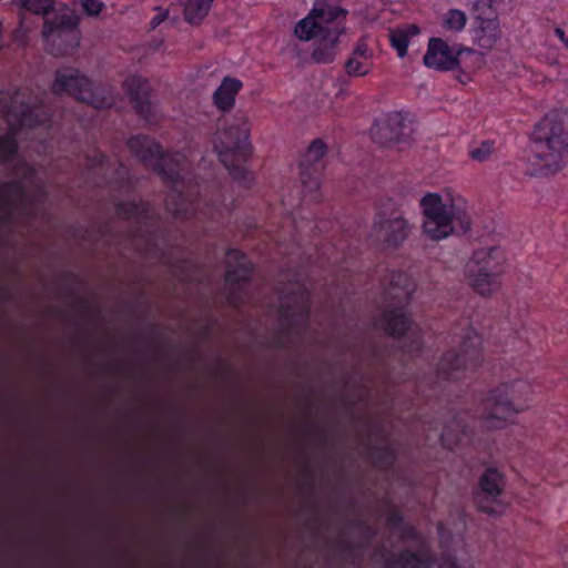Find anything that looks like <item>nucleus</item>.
<instances>
[{
    "instance_id": "nucleus-1",
    "label": "nucleus",
    "mask_w": 568,
    "mask_h": 568,
    "mask_svg": "<svg viewBox=\"0 0 568 568\" xmlns=\"http://www.w3.org/2000/svg\"><path fill=\"white\" fill-rule=\"evenodd\" d=\"M128 146L144 165L158 171L165 182L172 184L165 204L168 211L174 216L187 214L194 194L187 190L186 182L180 174L185 164V156L180 153L163 155L160 145L145 135L131 138Z\"/></svg>"
},
{
    "instance_id": "nucleus-2",
    "label": "nucleus",
    "mask_w": 568,
    "mask_h": 568,
    "mask_svg": "<svg viewBox=\"0 0 568 568\" xmlns=\"http://www.w3.org/2000/svg\"><path fill=\"white\" fill-rule=\"evenodd\" d=\"M346 14L347 11L338 6L337 0H316L308 16L296 23V38L318 42L312 53L317 63H327L334 59L335 48L344 31L342 21Z\"/></svg>"
},
{
    "instance_id": "nucleus-3",
    "label": "nucleus",
    "mask_w": 568,
    "mask_h": 568,
    "mask_svg": "<svg viewBox=\"0 0 568 568\" xmlns=\"http://www.w3.org/2000/svg\"><path fill=\"white\" fill-rule=\"evenodd\" d=\"M420 206L422 232L430 241L447 239L456 232V226L464 233L471 227L468 203L456 192L427 193L422 197Z\"/></svg>"
},
{
    "instance_id": "nucleus-4",
    "label": "nucleus",
    "mask_w": 568,
    "mask_h": 568,
    "mask_svg": "<svg viewBox=\"0 0 568 568\" xmlns=\"http://www.w3.org/2000/svg\"><path fill=\"white\" fill-rule=\"evenodd\" d=\"M529 154L545 174H555L568 164L567 112H550L534 126Z\"/></svg>"
},
{
    "instance_id": "nucleus-5",
    "label": "nucleus",
    "mask_w": 568,
    "mask_h": 568,
    "mask_svg": "<svg viewBox=\"0 0 568 568\" xmlns=\"http://www.w3.org/2000/svg\"><path fill=\"white\" fill-rule=\"evenodd\" d=\"M250 133L248 115L237 111L230 118L219 120L213 138V148L220 161L233 179L243 186H248L253 179L252 174L242 166L251 154Z\"/></svg>"
},
{
    "instance_id": "nucleus-6",
    "label": "nucleus",
    "mask_w": 568,
    "mask_h": 568,
    "mask_svg": "<svg viewBox=\"0 0 568 568\" xmlns=\"http://www.w3.org/2000/svg\"><path fill=\"white\" fill-rule=\"evenodd\" d=\"M31 99L22 92L4 95L1 99L2 109L10 126V134L0 139V161L9 159L16 152V141L12 135L20 128H33L47 121L48 112L36 106Z\"/></svg>"
},
{
    "instance_id": "nucleus-7",
    "label": "nucleus",
    "mask_w": 568,
    "mask_h": 568,
    "mask_svg": "<svg viewBox=\"0 0 568 568\" xmlns=\"http://www.w3.org/2000/svg\"><path fill=\"white\" fill-rule=\"evenodd\" d=\"M530 394V385L525 381H511L500 384L486 400L487 413L484 416L488 428H498L513 413L525 409V402Z\"/></svg>"
},
{
    "instance_id": "nucleus-8",
    "label": "nucleus",
    "mask_w": 568,
    "mask_h": 568,
    "mask_svg": "<svg viewBox=\"0 0 568 568\" xmlns=\"http://www.w3.org/2000/svg\"><path fill=\"white\" fill-rule=\"evenodd\" d=\"M52 90L55 94L67 93L94 109L109 108L114 103V99L108 88L92 83L87 77L74 69L57 71Z\"/></svg>"
},
{
    "instance_id": "nucleus-9",
    "label": "nucleus",
    "mask_w": 568,
    "mask_h": 568,
    "mask_svg": "<svg viewBox=\"0 0 568 568\" xmlns=\"http://www.w3.org/2000/svg\"><path fill=\"white\" fill-rule=\"evenodd\" d=\"M42 38L50 54L55 57L70 54L79 44L77 17L67 8L48 16L43 22Z\"/></svg>"
},
{
    "instance_id": "nucleus-10",
    "label": "nucleus",
    "mask_w": 568,
    "mask_h": 568,
    "mask_svg": "<svg viewBox=\"0 0 568 568\" xmlns=\"http://www.w3.org/2000/svg\"><path fill=\"white\" fill-rule=\"evenodd\" d=\"M480 337L468 331L463 337L460 351L445 353L436 367V374L442 379H458L465 372L474 371L480 363Z\"/></svg>"
},
{
    "instance_id": "nucleus-11",
    "label": "nucleus",
    "mask_w": 568,
    "mask_h": 568,
    "mask_svg": "<svg viewBox=\"0 0 568 568\" xmlns=\"http://www.w3.org/2000/svg\"><path fill=\"white\" fill-rule=\"evenodd\" d=\"M280 326L283 331L300 332L308 316L307 295L298 283H291L280 292Z\"/></svg>"
},
{
    "instance_id": "nucleus-12",
    "label": "nucleus",
    "mask_w": 568,
    "mask_h": 568,
    "mask_svg": "<svg viewBox=\"0 0 568 568\" xmlns=\"http://www.w3.org/2000/svg\"><path fill=\"white\" fill-rule=\"evenodd\" d=\"M410 225L403 213L395 211L388 215L378 213L375 217L372 236L384 248H397L408 237Z\"/></svg>"
},
{
    "instance_id": "nucleus-13",
    "label": "nucleus",
    "mask_w": 568,
    "mask_h": 568,
    "mask_svg": "<svg viewBox=\"0 0 568 568\" xmlns=\"http://www.w3.org/2000/svg\"><path fill=\"white\" fill-rule=\"evenodd\" d=\"M504 476L496 468H487L479 478V487L475 493L478 509L488 515H500L505 505L500 500L504 491Z\"/></svg>"
},
{
    "instance_id": "nucleus-14",
    "label": "nucleus",
    "mask_w": 568,
    "mask_h": 568,
    "mask_svg": "<svg viewBox=\"0 0 568 568\" xmlns=\"http://www.w3.org/2000/svg\"><path fill=\"white\" fill-rule=\"evenodd\" d=\"M474 8L476 27L473 29V39L480 48L490 50L501 33L497 11L487 0H478Z\"/></svg>"
},
{
    "instance_id": "nucleus-15",
    "label": "nucleus",
    "mask_w": 568,
    "mask_h": 568,
    "mask_svg": "<svg viewBox=\"0 0 568 568\" xmlns=\"http://www.w3.org/2000/svg\"><path fill=\"white\" fill-rule=\"evenodd\" d=\"M404 128L403 115L392 112L375 121L371 129V136L381 146L392 148L404 140Z\"/></svg>"
},
{
    "instance_id": "nucleus-16",
    "label": "nucleus",
    "mask_w": 568,
    "mask_h": 568,
    "mask_svg": "<svg viewBox=\"0 0 568 568\" xmlns=\"http://www.w3.org/2000/svg\"><path fill=\"white\" fill-rule=\"evenodd\" d=\"M327 153V145L316 139L311 142L301 162V182L310 191H316L320 186L318 173L322 168L321 161Z\"/></svg>"
},
{
    "instance_id": "nucleus-17",
    "label": "nucleus",
    "mask_w": 568,
    "mask_h": 568,
    "mask_svg": "<svg viewBox=\"0 0 568 568\" xmlns=\"http://www.w3.org/2000/svg\"><path fill=\"white\" fill-rule=\"evenodd\" d=\"M250 275L251 263L248 258L237 251H230L226 256L225 286L227 300L231 304L237 305L235 292L242 283L248 281Z\"/></svg>"
},
{
    "instance_id": "nucleus-18",
    "label": "nucleus",
    "mask_w": 568,
    "mask_h": 568,
    "mask_svg": "<svg viewBox=\"0 0 568 568\" xmlns=\"http://www.w3.org/2000/svg\"><path fill=\"white\" fill-rule=\"evenodd\" d=\"M424 64L438 71L454 70L460 68L464 59L459 57V50L455 52L447 42L439 38H432L427 52L424 55Z\"/></svg>"
},
{
    "instance_id": "nucleus-19",
    "label": "nucleus",
    "mask_w": 568,
    "mask_h": 568,
    "mask_svg": "<svg viewBox=\"0 0 568 568\" xmlns=\"http://www.w3.org/2000/svg\"><path fill=\"white\" fill-rule=\"evenodd\" d=\"M21 182H10L0 186V219L6 220L26 195L27 183L36 184L34 171L28 165L21 169Z\"/></svg>"
},
{
    "instance_id": "nucleus-20",
    "label": "nucleus",
    "mask_w": 568,
    "mask_h": 568,
    "mask_svg": "<svg viewBox=\"0 0 568 568\" xmlns=\"http://www.w3.org/2000/svg\"><path fill=\"white\" fill-rule=\"evenodd\" d=\"M499 274L480 271L478 268L464 267L465 283L480 296L487 297L495 294L500 288Z\"/></svg>"
},
{
    "instance_id": "nucleus-21",
    "label": "nucleus",
    "mask_w": 568,
    "mask_h": 568,
    "mask_svg": "<svg viewBox=\"0 0 568 568\" xmlns=\"http://www.w3.org/2000/svg\"><path fill=\"white\" fill-rule=\"evenodd\" d=\"M504 261L500 247L489 246L476 250L465 266L501 275Z\"/></svg>"
},
{
    "instance_id": "nucleus-22",
    "label": "nucleus",
    "mask_w": 568,
    "mask_h": 568,
    "mask_svg": "<svg viewBox=\"0 0 568 568\" xmlns=\"http://www.w3.org/2000/svg\"><path fill=\"white\" fill-rule=\"evenodd\" d=\"M124 87L134 104V109L148 119L152 111L150 102L151 88L148 80L139 75H132L126 79Z\"/></svg>"
},
{
    "instance_id": "nucleus-23",
    "label": "nucleus",
    "mask_w": 568,
    "mask_h": 568,
    "mask_svg": "<svg viewBox=\"0 0 568 568\" xmlns=\"http://www.w3.org/2000/svg\"><path fill=\"white\" fill-rule=\"evenodd\" d=\"M373 51L368 48L366 38H362L352 55L345 62V69L348 75H366L372 67Z\"/></svg>"
},
{
    "instance_id": "nucleus-24",
    "label": "nucleus",
    "mask_w": 568,
    "mask_h": 568,
    "mask_svg": "<svg viewBox=\"0 0 568 568\" xmlns=\"http://www.w3.org/2000/svg\"><path fill=\"white\" fill-rule=\"evenodd\" d=\"M385 568H429L432 557L427 549L423 548L417 552L405 551L399 556H387Z\"/></svg>"
},
{
    "instance_id": "nucleus-25",
    "label": "nucleus",
    "mask_w": 568,
    "mask_h": 568,
    "mask_svg": "<svg viewBox=\"0 0 568 568\" xmlns=\"http://www.w3.org/2000/svg\"><path fill=\"white\" fill-rule=\"evenodd\" d=\"M242 89V82L235 78L225 77L213 93V101L221 111H230L235 104V98Z\"/></svg>"
},
{
    "instance_id": "nucleus-26",
    "label": "nucleus",
    "mask_w": 568,
    "mask_h": 568,
    "mask_svg": "<svg viewBox=\"0 0 568 568\" xmlns=\"http://www.w3.org/2000/svg\"><path fill=\"white\" fill-rule=\"evenodd\" d=\"M414 291V284L403 272L392 273L388 280L386 297L398 304L406 303Z\"/></svg>"
},
{
    "instance_id": "nucleus-27",
    "label": "nucleus",
    "mask_w": 568,
    "mask_h": 568,
    "mask_svg": "<svg viewBox=\"0 0 568 568\" xmlns=\"http://www.w3.org/2000/svg\"><path fill=\"white\" fill-rule=\"evenodd\" d=\"M383 326L387 334L400 336L409 328L410 322L402 307H395L385 312Z\"/></svg>"
},
{
    "instance_id": "nucleus-28",
    "label": "nucleus",
    "mask_w": 568,
    "mask_h": 568,
    "mask_svg": "<svg viewBox=\"0 0 568 568\" xmlns=\"http://www.w3.org/2000/svg\"><path fill=\"white\" fill-rule=\"evenodd\" d=\"M213 0H181L184 20L191 24H200L207 16Z\"/></svg>"
},
{
    "instance_id": "nucleus-29",
    "label": "nucleus",
    "mask_w": 568,
    "mask_h": 568,
    "mask_svg": "<svg viewBox=\"0 0 568 568\" xmlns=\"http://www.w3.org/2000/svg\"><path fill=\"white\" fill-rule=\"evenodd\" d=\"M418 32L419 28L416 24H408L389 30V41L400 58H404L407 53L409 38L416 36Z\"/></svg>"
},
{
    "instance_id": "nucleus-30",
    "label": "nucleus",
    "mask_w": 568,
    "mask_h": 568,
    "mask_svg": "<svg viewBox=\"0 0 568 568\" xmlns=\"http://www.w3.org/2000/svg\"><path fill=\"white\" fill-rule=\"evenodd\" d=\"M465 435L466 426L464 422L462 419H456L445 427L442 434V442L447 448L452 449L462 442V437Z\"/></svg>"
},
{
    "instance_id": "nucleus-31",
    "label": "nucleus",
    "mask_w": 568,
    "mask_h": 568,
    "mask_svg": "<svg viewBox=\"0 0 568 568\" xmlns=\"http://www.w3.org/2000/svg\"><path fill=\"white\" fill-rule=\"evenodd\" d=\"M21 6L30 12L43 16L44 21L48 16L61 12L63 8H55L53 0H21Z\"/></svg>"
},
{
    "instance_id": "nucleus-32",
    "label": "nucleus",
    "mask_w": 568,
    "mask_h": 568,
    "mask_svg": "<svg viewBox=\"0 0 568 568\" xmlns=\"http://www.w3.org/2000/svg\"><path fill=\"white\" fill-rule=\"evenodd\" d=\"M467 17L464 11L450 9L443 18V27L446 30L458 32L466 26Z\"/></svg>"
},
{
    "instance_id": "nucleus-33",
    "label": "nucleus",
    "mask_w": 568,
    "mask_h": 568,
    "mask_svg": "<svg viewBox=\"0 0 568 568\" xmlns=\"http://www.w3.org/2000/svg\"><path fill=\"white\" fill-rule=\"evenodd\" d=\"M368 454L371 459L381 466L390 465L392 462L394 460L393 450L388 447L386 443H381L376 446H373L369 449Z\"/></svg>"
},
{
    "instance_id": "nucleus-34",
    "label": "nucleus",
    "mask_w": 568,
    "mask_h": 568,
    "mask_svg": "<svg viewBox=\"0 0 568 568\" xmlns=\"http://www.w3.org/2000/svg\"><path fill=\"white\" fill-rule=\"evenodd\" d=\"M459 57L464 59L462 67L466 69H478L484 64V55L473 49H460Z\"/></svg>"
},
{
    "instance_id": "nucleus-35",
    "label": "nucleus",
    "mask_w": 568,
    "mask_h": 568,
    "mask_svg": "<svg viewBox=\"0 0 568 568\" xmlns=\"http://www.w3.org/2000/svg\"><path fill=\"white\" fill-rule=\"evenodd\" d=\"M493 152L494 142L484 141L478 146L470 150L469 156L477 162H484L491 155Z\"/></svg>"
},
{
    "instance_id": "nucleus-36",
    "label": "nucleus",
    "mask_w": 568,
    "mask_h": 568,
    "mask_svg": "<svg viewBox=\"0 0 568 568\" xmlns=\"http://www.w3.org/2000/svg\"><path fill=\"white\" fill-rule=\"evenodd\" d=\"M119 214L125 217H140L143 213H146L145 206L135 205L133 203H121L118 207Z\"/></svg>"
},
{
    "instance_id": "nucleus-37",
    "label": "nucleus",
    "mask_w": 568,
    "mask_h": 568,
    "mask_svg": "<svg viewBox=\"0 0 568 568\" xmlns=\"http://www.w3.org/2000/svg\"><path fill=\"white\" fill-rule=\"evenodd\" d=\"M81 3L84 11L91 16L99 14L102 8V2L99 0H81Z\"/></svg>"
},
{
    "instance_id": "nucleus-38",
    "label": "nucleus",
    "mask_w": 568,
    "mask_h": 568,
    "mask_svg": "<svg viewBox=\"0 0 568 568\" xmlns=\"http://www.w3.org/2000/svg\"><path fill=\"white\" fill-rule=\"evenodd\" d=\"M439 568H459V566L452 556H444L440 560Z\"/></svg>"
},
{
    "instance_id": "nucleus-39",
    "label": "nucleus",
    "mask_w": 568,
    "mask_h": 568,
    "mask_svg": "<svg viewBox=\"0 0 568 568\" xmlns=\"http://www.w3.org/2000/svg\"><path fill=\"white\" fill-rule=\"evenodd\" d=\"M166 17H168V11L159 9L158 14L151 20V27L152 28L158 27L161 22H163L165 20Z\"/></svg>"
},
{
    "instance_id": "nucleus-40",
    "label": "nucleus",
    "mask_w": 568,
    "mask_h": 568,
    "mask_svg": "<svg viewBox=\"0 0 568 568\" xmlns=\"http://www.w3.org/2000/svg\"><path fill=\"white\" fill-rule=\"evenodd\" d=\"M555 34L558 37V39L562 42L566 49H568V38L566 37V33L564 29L560 27L555 28Z\"/></svg>"
},
{
    "instance_id": "nucleus-41",
    "label": "nucleus",
    "mask_w": 568,
    "mask_h": 568,
    "mask_svg": "<svg viewBox=\"0 0 568 568\" xmlns=\"http://www.w3.org/2000/svg\"><path fill=\"white\" fill-rule=\"evenodd\" d=\"M388 521L393 527H398L402 523V518L396 511H392L388 516Z\"/></svg>"
},
{
    "instance_id": "nucleus-42",
    "label": "nucleus",
    "mask_w": 568,
    "mask_h": 568,
    "mask_svg": "<svg viewBox=\"0 0 568 568\" xmlns=\"http://www.w3.org/2000/svg\"><path fill=\"white\" fill-rule=\"evenodd\" d=\"M345 547H346V546H345V544H344V542H343L342 545H339L341 550H344V548H345Z\"/></svg>"
},
{
    "instance_id": "nucleus-43",
    "label": "nucleus",
    "mask_w": 568,
    "mask_h": 568,
    "mask_svg": "<svg viewBox=\"0 0 568 568\" xmlns=\"http://www.w3.org/2000/svg\"><path fill=\"white\" fill-rule=\"evenodd\" d=\"M487 2L490 3V6H493L494 0H487Z\"/></svg>"
}]
</instances>
